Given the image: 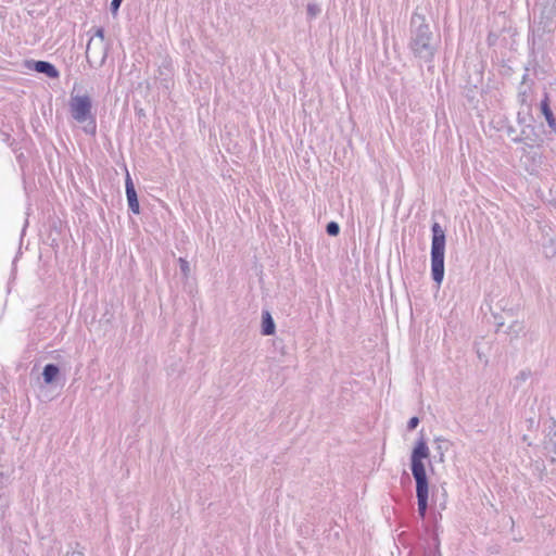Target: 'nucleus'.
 I'll return each instance as SVG.
<instances>
[{
  "mask_svg": "<svg viewBox=\"0 0 556 556\" xmlns=\"http://www.w3.org/2000/svg\"><path fill=\"white\" fill-rule=\"evenodd\" d=\"M439 47L440 37L431 30L425 15L414 12L409 22L408 40V49L413 55L430 68Z\"/></svg>",
  "mask_w": 556,
  "mask_h": 556,
  "instance_id": "f257e3e1",
  "label": "nucleus"
},
{
  "mask_svg": "<svg viewBox=\"0 0 556 556\" xmlns=\"http://www.w3.org/2000/svg\"><path fill=\"white\" fill-rule=\"evenodd\" d=\"M429 447L425 439L421 437L416 442L410 455V469L416 481L418 514L421 518H425L426 516L429 498V484L424 464V460L429 458Z\"/></svg>",
  "mask_w": 556,
  "mask_h": 556,
  "instance_id": "f03ea898",
  "label": "nucleus"
},
{
  "mask_svg": "<svg viewBox=\"0 0 556 556\" xmlns=\"http://www.w3.org/2000/svg\"><path fill=\"white\" fill-rule=\"evenodd\" d=\"M68 110L72 118L83 125V130L87 135H96L97 119L92 111V100L88 94L71 93Z\"/></svg>",
  "mask_w": 556,
  "mask_h": 556,
  "instance_id": "7ed1b4c3",
  "label": "nucleus"
},
{
  "mask_svg": "<svg viewBox=\"0 0 556 556\" xmlns=\"http://www.w3.org/2000/svg\"><path fill=\"white\" fill-rule=\"evenodd\" d=\"M108 56V48L104 43V29L97 28L93 37L90 38L86 49V59L91 67H100Z\"/></svg>",
  "mask_w": 556,
  "mask_h": 556,
  "instance_id": "20e7f679",
  "label": "nucleus"
},
{
  "mask_svg": "<svg viewBox=\"0 0 556 556\" xmlns=\"http://www.w3.org/2000/svg\"><path fill=\"white\" fill-rule=\"evenodd\" d=\"M444 257L445 245H432L431 250V276L432 279L441 285L444 278Z\"/></svg>",
  "mask_w": 556,
  "mask_h": 556,
  "instance_id": "39448f33",
  "label": "nucleus"
},
{
  "mask_svg": "<svg viewBox=\"0 0 556 556\" xmlns=\"http://www.w3.org/2000/svg\"><path fill=\"white\" fill-rule=\"evenodd\" d=\"M535 10L540 13V23L547 28L556 16V0H536Z\"/></svg>",
  "mask_w": 556,
  "mask_h": 556,
  "instance_id": "423d86ee",
  "label": "nucleus"
},
{
  "mask_svg": "<svg viewBox=\"0 0 556 556\" xmlns=\"http://www.w3.org/2000/svg\"><path fill=\"white\" fill-rule=\"evenodd\" d=\"M125 187H126V197H127L129 210L134 214H139V201H138V197H137V192H136L134 182H132L129 174H127V176H126Z\"/></svg>",
  "mask_w": 556,
  "mask_h": 556,
  "instance_id": "0eeeda50",
  "label": "nucleus"
},
{
  "mask_svg": "<svg viewBox=\"0 0 556 556\" xmlns=\"http://www.w3.org/2000/svg\"><path fill=\"white\" fill-rule=\"evenodd\" d=\"M540 110H541V113L543 114V116L545 117V121H546L551 131L556 135V118L551 109L548 93H545L544 98L541 100Z\"/></svg>",
  "mask_w": 556,
  "mask_h": 556,
  "instance_id": "6e6552de",
  "label": "nucleus"
},
{
  "mask_svg": "<svg viewBox=\"0 0 556 556\" xmlns=\"http://www.w3.org/2000/svg\"><path fill=\"white\" fill-rule=\"evenodd\" d=\"M531 85L527 83V75H523V79L518 87V101L522 106L530 109L531 106Z\"/></svg>",
  "mask_w": 556,
  "mask_h": 556,
  "instance_id": "1a4fd4ad",
  "label": "nucleus"
},
{
  "mask_svg": "<svg viewBox=\"0 0 556 556\" xmlns=\"http://www.w3.org/2000/svg\"><path fill=\"white\" fill-rule=\"evenodd\" d=\"M33 70L47 75L49 78H58L60 73L56 67L48 61H34Z\"/></svg>",
  "mask_w": 556,
  "mask_h": 556,
  "instance_id": "9d476101",
  "label": "nucleus"
},
{
  "mask_svg": "<svg viewBox=\"0 0 556 556\" xmlns=\"http://www.w3.org/2000/svg\"><path fill=\"white\" fill-rule=\"evenodd\" d=\"M262 333L264 336H271L275 333V323L267 311L262 313Z\"/></svg>",
  "mask_w": 556,
  "mask_h": 556,
  "instance_id": "9b49d317",
  "label": "nucleus"
},
{
  "mask_svg": "<svg viewBox=\"0 0 556 556\" xmlns=\"http://www.w3.org/2000/svg\"><path fill=\"white\" fill-rule=\"evenodd\" d=\"M58 374H59V367L56 365L47 364L42 371L43 381L47 384H50L51 382H53V380L55 379Z\"/></svg>",
  "mask_w": 556,
  "mask_h": 556,
  "instance_id": "f8f14e48",
  "label": "nucleus"
},
{
  "mask_svg": "<svg viewBox=\"0 0 556 556\" xmlns=\"http://www.w3.org/2000/svg\"><path fill=\"white\" fill-rule=\"evenodd\" d=\"M435 442V451L437 453L439 454V460L441 463L444 462V456H445V452L448 450L450 447V441L446 440V439H443V438H437L434 440Z\"/></svg>",
  "mask_w": 556,
  "mask_h": 556,
  "instance_id": "ddd939ff",
  "label": "nucleus"
},
{
  "mask_svg": "<svg viewBox=\"0 0 556 556\" xmlns=\"http://www.w3.org/2000/svg\"><path fill=\"white\" fill-rule=\"evenodd\" d=\"M432 242L431 243H445V232L439 223H433L431 227Z\"/></svg>",
  "mask_w": 556,
  "mask_h": 556,
  "instance_id": "4468645a",
  "label": "nucleus"
},
{
  "mask_svg": "<svg viewBox=\"0 0 556 556\" xmlns=\"http://www.w3.org/2000/svg\"><path fill=\"white\" fill-rule=\"evenodd\" d=\"M523 324L519 320H515L513 321L508 328H507V333L511 337V338H518L519 334L523 331Z\"/></svg>",
  "mask_w": 556,
  "mask_h": 556,
  "instance_id": "2eb2a0df",
  "label": "nucleus"
},
{
  "mask_svg": "<svg viewBox=\"0 0 556 556\" xmlns=\"http://www.w3.org/2000/svg\"><path fill=\"white\" fill-rule=\"evenodd\" d=\"M178 263H179V267H180L181 274L187 279L190 276V265H189V262L186 258H184V257H179Z\"/></svg>",
  "mask_w": 556,
  "mask_h": 556,
  "instance_id": "dca6fc26",
  "label": "nucleus"
},
{
  "mask_svg": "<svg viewBox=\"0 0 556 556\" xmlns=\"http://www.w3.org/2000/svg\"><path fill=\"white\" fill-rule=\"evenodd\" d=\"M507 135L508 137L514 141V142H517V143H520V142H525L527 140V137H523V136H517L518 132L516 131V129L514 127H508L507 128Z\"/></svg>",
  "mask_w": 556,
  "mask_h": 556,
  "instance_id": "f3484780",
  "label": "nucleus"
},
{
  "mask_svg": "<svg viewBox=\"0 0 556 556\" xmlns=\"http://www.w3.org/2000/svg\"><path fill=\"white\" fill-rule=\"evenodd\" d=\"M307 15L309 18H315L320 13V7L316 3L307 4Z\"/></svg>",
  "mask_w": 556,
  "mask_h": 556,
  "instance_id": "a211bd4d",
  "label": "nucleus"
},
{
  "mask_svg": "<svg viewBox=\"0 0 556 556\" xmlns=\"http://www.w3.org/2000/svg\"><path fill=\"white\" fill-rule=\"evenodd\" d=\"M326 231L329 236H337L340 232V226L337 222H330L326 226Z\"/></svg>",
  "mask_w": 556,
  "mask_h": 556,
  "instance_id": "6ab92c4d",
  "label": "nucleus"
},
{
  "mask_svg": "<svg viewBox=\"0 0 556 556\" xmlns=\"http://www.w3.org/2000/svg\"><path fill=\"white\" fill-rule=\"evenodd\" d=\"M551 443L553 444V450L548 451V456L552 462H556V441L551 439Z\"/></svg>",
  "mask_w": 556,
  "mask_h": 556,
  "instance_id": "aec40b11",
  "label": "nucleus"
},
{
  "mask_svg": "<svg viewBox=\"0 0 556 556\" xmlns=\"http://www.w3.org/2000/svg\"><path fill=\"white\" fill-rule=\"evenodd\" d=\"M419 424L418 417H412L407 424L408 430H414Z\"/></svg>",
  "mask_w": 556,
  "mask_h": 556,
  "instance_id": "412c9836",
  "label": "nucleus"
},
{
  "mask_svg": "<svg viewBox=\"0 0 556 556\" xmlns=\"http://www.w3.org/2000/svg\"><path fill=\"white\" fill-rule=\"evenodd\" d=\"M545 248H547V249L544 251V253L547 257L554 256L556 254L555 245H545Z\"/></svg>",
  "mask_w": 556,
  "mask_h": 556,
  "instance_id": "4be33fe9",
  "label": "nucleus"
},
{
  "mask_svg": "<svg viewBox=\"0 0 556 556\" xmlns=\"http://www.w3.org/2000/svg\"><path fill=\"white\" fill-rule=\"evenodd\" d=\"M122 1L123 0H112V2H111V11L113 13H115L119 9Z\"/></svg>",
  "mask_w": 556,
  "mask_h": 556,
  "instance_id": "5701e85b",
  "label": "nucleus"
},
{
  "mask_svg": "<svg viewBox=\"0 0 556 556\" xmlns=\"http://www.w3.org/2000/svg\"><path fill=\"white\" fill-rule=\"evenodd\" d=\"M517 121H518L519 124H525L526 123V117L522 115L521 112H518Z\"/></svg>",
  "mask_w": 556,
  "mask_h": 556,
  "instance_id": "b1692460",
  "label": "nucleus"
},
{
  "mask_svg": "<svg viewBox=\"0 0 556 556\" xmlns=\"http://www.w3.org/2000/svg\"><path fill=\"white\" fill-rule=\"evenodd\" d=\"M66 556H84V554L80 552L73 551V552H68L66 554Z\"/></svg>",
  "mask_w": 556,
  "mask_h": 556,
  "instance_id": "393cba45",
  "label": "nucleus"
},
{
  "mask_svg": "<svg viewBox=\"0 0 556 556\" xmlns=\"http://www.w3.org/2000/svg\"><path fill=\"white\" fill-rule=\"evenodd\" d=\"M517 136H523V137H527V140L529 139V134L526 128H522L521 131Z\"/></svg>",
  "mask_w": 556,
  "mask_h": 556,
  "instance_id": "a878e982",
  "label": "nucleus"
}]
</instances>
